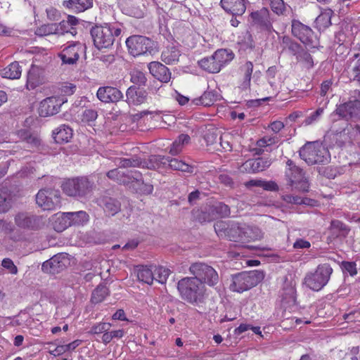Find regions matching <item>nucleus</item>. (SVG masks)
I'll use <instances>...</instances> for the list:
<instances>
[{"instance_id":"f257e3e1","label":"nucleus","mask_w":360,"mask_h":360,"mask_svg":"<svg viewBox=\"0 0 360 360\" xmlns=\"http://www.w3.org/2000/svg\"><path fill=\"white\" fill-rule=\"evenodd\" d=\"M177 288L183 300L195 305L202 303L208 295L205 285L193 276L179 281Z\"/></svg>"},{"instance_id":"f03ea898","label":"nucleus","mask_w":360,"mask_h":360,"mask_svg":"<svg viewBox=\"0 0 360 360\" xmlns=\"http://www.w3.org/2000/svg\"><path fill=\"white\" fill-rule=\"evenodd\" d=\"M235 54L229 49H219L214 52L211 56L205 57L198 61V66L204 71L217 74L226 65L229 64L234 58Z\"/></svg>"},{"instance_id":"7ed1b4c3","label":"nucleus","mask_w":360,"mask_h":360,"mask_svg":"<svg viewBox=\"0 0 360 360\" xmlns=\"http://www.w3.org/2000/svg\"><path fill=\"white\" fill-rule=\"evenodd\" d=\"M121 32V29L115 25L105 24L92 27L90 34L94 46L101 50L110 48L115 41V37H119Z\"/></svg>"},{"instance_id":"20e7f679","label":"nucleus","mask_w":360,"mask_h":360,"mask_svg":"<svg viewBox=\"0 0 360 360\" xmlns=\"http://www.w3.org/2000/svg\"><path fill=\"white\" fill-rule=\"evenodd\" d=\"M62 189L67 195L74 198H87L91 195L94 184L85 176L68 179L62 184Z\"/></svg>"},{"instance_id":"39448f33","label":"nucleus","mask_w":360,"mask_h":360,"mask_svg":"<svg viewBox=\"0 0 360 360\" xmlns=\"http://www.w3.org/2000/svg\"><path fill=\"white\" fill-rule=\"evenodd\" d=\"M333 269L329 264L319 265L314 271L306 274L303 285L313 291H319L328 283Z\"/></svg>"},{"instance_id":"423d86ee","label":"nucleus","mask_w":360,"mask_h":360,"mask_svg":"<svg viewBox=\"0 0 360 360\" xmlns=\"http://www.w3.org/2000/svg\"><path fill=\"white\" fill-rule=\"evenodd\" d=\"M264 277L263 272L259 271L239 273L232 276L230 289L233 292H243L257 285Z\"/></svg>"},{"instance_id":"0eeeda50","label":"nucleus","mask_w":360,"mask_h":360,"mask_svg":"<svg viewBox=\"0 0 360 360\" xmlns=\"http://www.w3.org/2000/svg\"><path fill=\"white\" fill-rule=\"evenodd\" d=\"M286 164L288 168L285 172V176L291 190L300 192L309 191V184L302 169L296 166L290 159L288 160Z\"/></svg>"},{"instance_id":"6e6552de","label":"nucleus","mask_w":360,"mask_h":360,"mask_svg":"<svg viewBox=\"0 0 360 360\" xmlns=\"http://www.w3.org/2000/svg\"><path fill=\"white\" fill-rule=\"evenodd\" d=\"M190 273L208 286H215L219 281L217 271L211 266L203 262H195L189 267Z\"/></svg>"},{"instance_id":"1a4fd4ad","label":"nucleus","mask_w":360,"mask_h":360,"mask_svg":"<svg viewBox=\"0 0 360 360\" xmlns=\"http://www.w3.org/2000/svg\"><path fill=\"white\" fill-rule=\"evenodd\" d=\"M291 33L293 37L310 48L317 46L318 39L314 32L310 27L298 20L293 19L291 21Z\"/></svg>"},{"instance_id":"9d476101","label":"nucleus","mask_w":360,"mask_h":360,"mask_svg":"<svg viewBox=\"0 0 360 360\" xmlns=\"http://www.w3.org/2000/svg\"><path fill=\"white\" fill-rule=\"evenodd\" d=\"M126 44L129 53L134 56H138L147 52L152 53L154 51V41L144 36H131L127 39Z\"/></svg>"},{"instance_id":"9b49d317","label":"nucleus","mask_w":360,"mask_h":360,"mask_svg":"<svg viewBox=\"0 0 360 360\" xmlns=\"http://www.w3.org/2000/svg\"><path fill=\"white\" fill-rule=\"evenodd\" d=\"M243 224L238 223L227 224L225 221H217L214 224V230L219 237L226 238L229 240L241 243Z\"/></svg>"},{"instance_id":"f8f14e48","label":"nucleus","mask_w":360,"mask_h":360,"mask_svg":"<svg viewBox=\"0 0 360 360\" xmlns=\"http://www.w3.org/2000/svg\"><path fill=\"white\" fill-rule=\"evenodd\" d=\"M60 193L57 190L41 189L36 195V202L44 210H54L60 203Z\"/></svg>"},{"instance_id":"ddd939ff","label":"nucleus","mask_w":360,"mask_h":360,"mask_svg":"<svg viewBox=\"0 0 360 360\" xmlns=\"http://www.w3.org/2000/svg\"><path fill=\"white\" fill-rule=\"evenodd\" d=\"M67 102L64 97L51 96L44 99L39 106V112L41 117H47L57 114L62 105Z\"/></svg>"},{"instance_id":"4468645a","label":"nucleus","mask_w":360,"mask_h":360,"mask_svg":"<svg viewBox=\"0 0 360 360\" xmlns=\"http://www.w3.org/2000/svg\"><path fill=\"white\" fill-rule=\"evenodd\" d=\"M120 164L121 166L119 168L109 171L107 176L109 179L124 185L130 175V170L124 171L123 168L136 166L139 165V159H123Z\"/></svg>"},{"instance_id":"2eb2a0df","label":"nucleus","mask_w":360,"mask_h":360,"mask_svg":"<svg viewBox=\"0 0 360 360\" xmlns=\"http://www.w3.org/2000/svg\"><path fill=\"white\" fill-rule=\"evenodd\" d=\"M124 185L131 191L141 194L150 193L152 191L151 186L143 183L142 174L136 170H130V175Z\"/></svg>"},{"instance_id":"dca6fc26","label":"nucleus","mask_w":360,"mask_h":360,"mask_svg":"<svg viewBox=\"0 0 360 360\" xmlns=\"http://www.w3.org/2000/svg\"><path fill=\"white\" fill-rule=\"evenodd\" d=\"M300 158H325L330 157L327 148L319 141L307 142L299 150Z\"/></svg>"},{"instance_id":"f3484780","label":"nucleus","mask_w":360,"mask_h":360,"mask_svg":"<svg viewBox=\"0 0 360 360\" xmlns=\"http://www.w3.org/2000/svg\"><path fill=\"white\" fill-rule=\"evenodd\" d=\"M68 263L67 254H57L43 263L42 270L44 272L54 274L64 269Z\"/></svg>"},{"instance_id":"a211bd4d","label":"nucleus","mask_w":360,"mask_h":360,"mask_svg":"<svg viewBox=\"0 0 360 360\" xmlns=\"http://www.w3.org/2000/svg\"><path fill=\"white\" fill-rule=\"evenodd\" d=\"M270 11L266 8L252 12L251 19L254 25L258 26L261 30L271 32L274 31L272 20L270 17Z\"/></svg>"},{"instance_id":"6ab92c4d","label":"nucleus","mask_w":360,"mask_h":360,"mask_svg":"<svg viewBox=\"0 0 360 360\" xmlns=\"http://www.w3.org/2000/svg\"><path fill=\"white\" fill-rule=\"evenodd\" d=\"M340 117L349 120L356 119L360 112V101L355 99L340 105L335 110Z\"/></svg>"},{"instance_id":"aec40b11","label":"nucleus","mask_w":360,"mask_h":360,"mask_svg":"<svg viewBox=\"0 0 360 360\" xmlns=\"http://www.w3.org/2000/svg\"><path fill=\"white\" fill-rule=\"evenodd\" d=\"M97 98L104 103H116L123 98V94L118 89L110 86L100 87Z\"/></svg>"},{"instance_id":"412c9836","label":"nucleus","mask_w":360,"mask_h":360,"mask_svg":"<svg viewBox=\"0 0 360 360\" xmlns=\"http://www.w3.org/2000/svg\"><path fill=\"white\" fill-rule=\"evenodd\" d=\"M81 48L82 46L79 43H74L63 49V50L58 54V56L64 64H75L79 58V51H81Z\"/></svg>"},{"instance_id":"4be33fe9","label":"nucleus","mask_w":360,"mask_h":360,"mask_svg":"<svg viewBox=\"0 0 360 360\" xmlns=\"http://www.w3.org/2000/svg\"><path fill=\"white\" fill-rule=\"evenodd\" d=\"M248 0H221V8L232 15L241 16L246 11Z\"/></svg>"},{"instance_id":"5701e85b","label":"nucleus","mask_w":360,"mask_h":360,"mask_svg":"<svg viewBox=\"0 0 360 360\" xmlns=\"http://www.w3.org/2000/svg\"><path fill=\"white\" fill-rule=\"evenodd\" d=\"M271 164V159H247L240 169L241 172L255 173L264 170Z\"/></svg>"},{"instance_id":"b1692460","label":"nucleus","mask_w":360,"mask_h":360,"mask_svg":"<svg viewBox=\"0 0 360 360\" xmlns=\"http://www.w3.org/2000/svg\"><path fill=\"white\" fill-rule=\"evenodd\" d=\"M121 5L125 14L137 18L143 16L144 6L142 0H124Z\"/></svg>"},{"instance_id":"393cba45","label":"nucleus","mask_w":360,"mask_h":360,"mask_svg":"<svg viewBox=\"0 0 360 360\" xmlns=\"http://www.w3.org/2000/svg\"><path fill=\"white\" fill-rule=\"evenodd\" d=\"M147 93L136 86H131L126 91V102L129 105H139L146 100Z\"/></svg>"},{"instance_id":"a878e982","label":"nucleus","mask_w":360,"mask_h":360,"mask_svg":"<svg viewBox=\"0 0 360 360\" xmlns=\"http://www.w3.org/2000/svg\"><path fill=\"white\" fill-rule=\"evenodd\" d=\"M43 70L39 66L32 65L27 73V88L34 89L44 82Z\"/></svg>"},{"instance_id":"bb28decb","label":"nucleus","mask_w":360,"mask_h":360,"mask_svg":"<svg viewBox=\"0 0 360 360\" xmlns=\"http://www.w3.org/2000/svg\"><path fill=\"white\" fill-rule=\"evenodd\" d=\"M253 68L254 65L251 61H246L239 68V73L242 76L239 88L242 91H247L250 89Z\"/></svg>"},{"instance_id":"cd10ccee","label":"nucleus","mask_w":360,"mask_h":360,"mask_svg":"<svg viewBox=\"0 0 360 360\" xmlns=\"http://www.w3.org/2000/svg\"><path fill=\"white\" fill-rule=\"evenodd\" d=\"M71 30H73V27H71L68 22L63 20L59 24H51V25L39 28L37 31V34L46 35L54 31L56 34H64L65 33L71 32Z\"/></svg>"},{"instance_id":"c85d7f7f","label":"nucleus","mask_w":360,"mask_h":360,"mask_svg":"<svg viewBox=\"0 0 360 360\" xmlns=\"http://www.w3.org/2000/svg\"><path fill=\"white\" fill-rule=\"evenodd\" d=\"M263 238V233L257 226L243 224L241 243L259 240Z\"/></svg>"},{"instance_id":"c756f323","label":"nucleus","mask_w":360,"mask_h":360,"mask_svg":"<svg viewBox=\"0 0 360 360\" xmlns=\"http://www.w3.org/2000/svg\"><path fill=\"white\" fill-rule=\"evenodd\" d=\"M220 95L215 90H207L199 98H196L192 101V103L196 105H203L209 107L220 100Z\"/></svg>"},{"instance_id":"7c9ffc66","label":"nucleus","mask_w":360,"mask_h":360,"mask_svg":"<svg viewBox=\"0 0 360 360\" xmlns=\"http://www.w3.org/2000/svg\"><path fill=\"white\" fill-rule=\"evenodd\" d=\"M16 136L19 140L27 143L29 145L28 147L32 149L37 148L41 143L38 136L36 134L32 133L29 129H20L16 132Z\"/></svg>"},{"instance_id":"2f4dec72","label":"nucleus","mask_w":360,"mask_h":360,"mask_svg":"<svg viewBox=\"0 0 360 360\" xmlns=\"http://www.w3.org/2000/svg\"><path fill=\"white\" fill-rule=\"evenodd\" d=\"M53 227L57 232H62L71 226L69 212L58 213L52 218Z\"/></svg>"},{"instance_id":"473e14b6","label":"nucleus","mask_w":360,"mask_h":360,"mask_svg":"<svg viewBox=\"0 0 360 360\" xmlns=\"http://www.w3.org/2000/svg\"><path fill=\"white\" fill-rule=\"evenodd\" d=\"M281 45L283 48V51L288 49L291 54L296 57L304 49L299 43L287 35H284L281 38Z\"/></svg>"},{"instance_id":"72a5a7b5","label":"nucleus","mask_w":360,"mask_h":360,"mask_svg":"<svg viewBox=\"0 0 360 360\" xmlns=\"http://www.w3.org/2000/svg\"><path fill=\"white\" fill-rule=\"evenodd\" d=\"M53 136L56 143H66L72 137V130L70 127L63 124L53 131Z\"/></svg>"},{"instance_id":"f704fd0d","label":"nucleus","mask_w":360,"mask_h":360,"mask_svg":"<svg viewBox=\"0 0 360 360\" xmlns=\"http://www.w3.org/2000/svg\"><path fill=\"white\" fill-rule=\"evenodd\" d=\"M22 69L19 63L16 61L11 63L7 67L1 70V75L7 79H16L20 78Z\"/></svg>"},{"instance_id":"c9c22d12","label":"nucleus","mask_w":360,"mask_h":360,"mask_svg":"<svg viewBox=\"0 0 360 360\" xmlns=\"http://www.w3.org/2000/svg\"><path fill=\"white\" fill-rule=\"evenodd\" d=\"M166 161L162 164L168 165L174 170H179L184 172L192 173L193 167L188 163L182 161V159H165Z\"/></svg>"},{"instance_id":"e433bc0d","label":"nucleus","mask_w":360,"mask_h":360,"mask_svg":"<svg viewBox=\"0 0 360 360\" xmlns=\"http://www.w3.org/2000/svg\"><path fill=\"white\" fill-rule=\"evenodd\" d=\"M179 56V51L175 46L172 45L171 46H167L162 52L161 58L165 63L171 64L178 61Z\"/></svg>"},{"instance_id":"4c0bfd02","label":"nucleus","mask_w":360,"mask_h":360,"mask_svg":"<svg viewBox=\"0 0 360 360\" xmlns=\"http://www.w3.org/2000/svg\"><path fill=\"white\" fill-rule=\"evenodd\" d=\"M333 14L332 9L328 8L322 12L315 20V22L319 30H325L329 27L331 23V17Z\"/></svg>"},{"instance_id":"58836bf2","label":"nucleus","mask_w":360,"mask_h":360,"mask_svg":"<svg viewBox=\"0 0 360 360\" xmlns=\"http://www.w3.org/2000/svg\"><path fill=\"white\" fill-rule=\"evenodd\" d=\"M64 4L76 12H83L92 6L93 0H68Z\"/></svg>"},{"instance_id":"ea45409f","label":"nucleus","mask_w":360,"mask_h":360,"mask_svg":"<svg viewBox=\"0 0 360 360\" xmlns=\"http://www.w3.org/2000/svg\"><path fill=\"white\" fill-rule=\"evenodd\" d=\"M71 226H82L89 220V216L85 211L69 212Z\"/></svg>"},{"instance_id":"a19ab883","label":"nucleus","mask_w":360,"mask_h":360,"mask_svg":"<svg viewBox=\"0 0 360 360\" xmlns=\"http://www.w3.org/2000/svg\"><path fill=\"white\" fill-rule=\"evenodd\" d=\"M136 276L140 281L150 285L153 281L152 271L143 266H138L136 269Z\"/></svg>"},{"instance_id":"79ce46f5","label":"nucleus","mask_w":360,"mask_h":360,"mask_svg":"<svg viewBox=\"0 0 360 360\" xmlns=\"http://www.w3.org/2000/svg\"><path fill=\"white\" fill-rule=\"evenodd\" d=\"M11 198L7 189H0V213L7 212L11 207Z\"/></svg>"},{"instance_id":"37998d69","label":"nucleus","mask_w":360,"mask_h":360,"mask_svg":"<svg viewBox=\"0 0 360 360\" xmlns=\"http://www.w3.org/2000/svg\"><path fill=\"white\" fill-rule=\"evenodd\" d=\"M109 291L106 286L98 285L93 292L91 301L94 304L101 302L108 295Z\"/></svg>"},{"instance_id":"c03bdc74","label":"nucleus","mask_w":360,"mask_h":360,"mask_svg":"<svg viewBox=\"0 0 360 360\" xmlns=\"http://www.w3.org/2000/svg\"><path fill=\"white\" fill-rule=\"evenodd\" d=\"M120 210V203L115 199L108 198L105 200L104 211L111 216H114Z\"/></svg>"},{"instance_id":"a18cd8bd","label":"nucleus","mask_w":360,"mask_h":360,"mask_svg":"<svg viewBox=\"0 0 360 360\" xmlns=\"http://www.w3.org/2000/svg\"><path fill=\"white\" fill-rule=\"evenodd\" d=\"M354 58L357 60L352 68L349 79L350 81L356 82L360 86V53L354 54Z\"/></svg>"},{"instance_id":"49530a36","label":"nucleus","mask_w":360,"mask_h":360,"mask_svg":"<svg viewBox=\"0 0 360 360\" xmlns=\"http://www.w3.org/2000/svg\"><path fill=\"white\" fill-rule=\"evenodd\" d=\"M298 62L303 63L304 67L307 69H311L314 67V61L311 54L304 49H303L296 58Z\"/></svg>"},{"instance_id":"de8ad7c7","label":"nucleus","mask_w":360,"mask_h":360,"mask_svg":"<svg viewBox=\"0 0 360 360\" xmlns=\"http://www.w3.org/2000/svg\"><path fill=\"white\" fill-rule=\"evenodd\" d=\"M282 302L284 304L288 306L294 305L296 303V290L293 287L288 288L285 290L282 295Z\"/></svg>"},{"instance_id":"09e8293b","label":"nucleus","mask_w":360,"mask_h":360,"mask_svg":"<svg viewBox=\"0 0 360 360\" xmlns=\"http://www.w3.org/2000/svg\"><path fill=\"white\" fill-rule=\"evenodd\" d=\"M130 81L134 84L141 86L146 84V78L142 72L138 70H133L130 72Z\"/></svg>"},{"instance_id":"8fccbe9b","label":"nucleus","mask_w":360,"mask_h":360,"mask_svg":"<svg viewBox=\"0 0 360 360\" xmlns=\"http://www.w3.org/2000/svg\"><path fill=\"white\" fill-rule=\"evenodd\" d=\"M16 225L22 229H26L30 226L32 224L31 218L23 213L18 214L15 217Z\"/></svg>"},{"instance_id":"3c124183","label":"nucleus","mask_w":360,"mask_h":360,"mask_svg":"<svg viewBox=\"0 0 360 360\" xmlns=\"http://www.w3.org/2000/svg\"><path fill=\"white\" fill-rule=\"evenodd\" d=\"M283 200L288 202L295 205H309V199L308 198H302L297 195H283Z\"/></svg>"},{"instance_id":"603ef678","label":"nucleus","mask_w":360,"mask_h":360,"mask_svg":"<svg viewBox=\"0 0 360 360\" xmlns=\"http://www.w3.org/2000/svg\"><path fill=\"white\" fill-rule=\"evenodd\" d=\"M272 11L277 15H283L285 11V5L283 0H269Z\"/></svg>"},{"instance_id":"864d4df0","label":"nucleus","mask_w":360,"mask_h":360,"mask_svg":"<svg viewBox=\"0 0 360 360\" xmlns=\"http://www.w3.org/2000/svg\"><path fill=\"white\" fill-rule=\"evenodd\" d=\"M340 266L344 273H347L351 276H354L357 274L356 264L354 262H342Z\"/></svg>"},{"instance_id":"5fc2aeb1","label":"nucleus","mask_w":360,"mask_h":360,"mask_svg":"<svg viewBox=\"0 0 360 360\" xmlns=\"http://www.w3.org/2000/svg\"><path fill=\"white\" fill-rule=\"evenodd\" d=\"M171 79L169 70L159 62V82L167 83Z\"/></svg>"},{"instance_id":"6e6d98bb","label":"nucleus","mask_w":360,"mask_h":360,"mask_svg":"<svg viewBox=\"0 0 360 360\" xmlns=\"http://www.w3.org/2000/svg\"><path fill=\"white\" fill-rule=\"evenodd\" d=\"M111 324L109 323H98L93 326L91 328L90 332L92 334H101L110 330Z\"/></svg>"},{"instance_id":"4d7b16f0","label":"nucleus","mask_w":360,"mask_h":360,"mask_svg":"<svg viewBox=\"0 0 360 360\" xmlns=\"http://www.w3.org/2000/svg\"><path fill=\"white\" fill-rule=\"evenodd\" d=\"M1 265L4 268L8 269L12 274H16L18 273V269L13 264V261L8 258L3 259Z\"/></svg>"},{"instance_id":"13d9d810","label":"nucleus","mask_w":360,"mask_h":360,"mask_svg":"<svg viewBox=\"0 0 360 360\" xmlns=\"http://www.w3.org/2000/svg\"><path fill=\"white\" fill-rule=\"evenodd\" d=\"M49 352L53 355L54 356H57L65 353V350L63 345H58L57 347H53L52 343H49Z\"/></svg>"},{"instance_id":"bf43d9fd","label":"nucleus","mask_w":360,"mask_h":360,"mask_svg":"<svg viewBox=\"0 0 360 360\" xmlns=\"http://www.w3.org/2000/svg\"><path fill=\"white\" fill-rule=\"evenodd\" d=\"M240 44V49H244L245 51L249 49L252 50L255 48V41L252 39V37L251 34H248L247 38L245 40L241 43Z\"/></svg>"},{"instance_id":"052dcab7","label":"nucleus","mask_w":360,"mask_h":360,"mask_svg":"<svg viewBox=\"0 0 360 360\" xmlns=\"http://www.w3.org/2000/svg\"><path fill=\"white\" fill-rule=\"evenodd\" d=\"M261 188H262L265 191H278V186L275 181L262 180Z\"/></svg>"},{"instance_id":"680f3d73","label":"nucleus","mask_w":360,"mask_h":360,"mask_svg":"<svg viewBox=\"0 0 360 360\" xmlns=\"http://www.w3.org/2000/svg\"><path fill=\"white\" fill-rule=\"evenodd\" d=\"M171 271L163 266H159V283H165L170 274Z\"/></svg>"},{"instance_id":"e2e57ef3","label":"nucleus","mask_w":360,"mask_h":360,"mask_svg":"<svg viewBox=\"0 0 360 360\" xmlns=\"http://www.w3.org/2000/svg\"><path fill=\"white\" fill-rule=\"evenodd\" d=\"M97 116V112L92 109H86L83 112V118L87 122L95 120Z\"/></svg>"},{"instance_id":"0e129e2a","label":"nucleus","mask_w":360,"mask_h":360,"mask_svg":"<svg viewBox=\"0 0 360 360\" xmlns=\"http://www.w3.org/2000/svg\"><path fill=\"white\" fill-rule=\"evenodd\" d=\"M311 247V243L302 238L297 239L293 244L295 249H308Z\"/></svg>"},{"instance_id":"69168bd1","label":"nucleus","mask_w":360,"mask_h":360,"mask_svg":"<svg viewBox=\"0 0 360 360\" xmlns=\"http://www.w3.org/2000/svg\"><path fill=\"white\" fill-rule=\"evenodd\" d=\"M215 209L221 217H226L230 214L229 206L224 203L220 202L217 204V205L215 207Z\"/></svg>"},{"instance_id":"338daca9","label":"nucleus","mask_w":360,"mask_h":360,"mask_svg":"<svg viewBox=\"0 0 360 360\" xmlns=\"http://www.w3.org/2000/svg\"><path fill=\"white\" fill-rule=\"evenodd\" d=\"M323 112V109L321 108H318L315 112H314L309 117H308L305 120L306 124H310L313 122L316 121L318 117L321 115Z\"/></svg>"},{"instance_id":"774afa93","label":"nucleus","mask_w":360,"mask_h":360,"mask_svg":"<svg viewBox=\"0 0 360 360\" xmlns=\"http://www.w3.org/2000/svg\"><path fill=\"white\" fill-rule=\"evenodd\" d=\"M285 125L281 121H274L270 123L269 128H270L274 133H278L284 128Z\"/></svg>"}]
</instances>
